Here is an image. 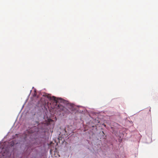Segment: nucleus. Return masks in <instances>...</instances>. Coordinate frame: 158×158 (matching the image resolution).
Returning a JSON list of instances; mask_svg holds the SVG:
<instances>
[{
  "label": "nucleus",
  "instance_id": "20e7f679",
  "mask_svg": "<svg viewBox=\"0 0 158 158\" xmlns=\"http://www.w3.org/2000/svg\"><path fill=\"white\" fill-rule=\"evenodd\" d=\"M70 110H73V107H72L70 108Z\"/></svg>",
  "mask_w": 158,
  "mask_h": 158
},
{
  "label": "nucleus",
  "instance_id": "423d86ee",
  "mask_svg": "<svg viewBox=\"0 0 158 158\" xmlns=\"http://www.w3.org/2000/svg\"><path fill=\"white\" fill-rule=\"evenodd\" d=\"M49 120H50V121H51V119H50Z\"/></svg>",
  "mask_w": 158,
  "mask_h": 158
},
{
  "label": "nucleus",
  "instance_id": "f03ea898",
  "mask_svg": "<svg viewBox=\"0 0 158 158\" xmlns=\"http://www.w3.org/2000/svg\"><path fill=\"white\" fill-rule=\"evenodd\" d=\"M35 112L34 114V119L35 120L36 124L38 126L39 125V118L40 117L39 108V107L35 108Z\"/></svg>",
  "mask_w": 158,
  "mask_h": 158
},
{
  "label": "nucleus",
  "instance_id": "39448f33",
  "mask_svg": "<svg viewBox=\"0 0 158 158\" xmlns=\"http://www.w3.org/2000/svg\"><path fill=\"white\" fill-rule=\"evenodd\" d=\"M44 155H45H45H46V153H45V152L44 153Z\"/></svg>",
  "mask_w": 158,
  "mask_h": 158
},
{
  "label": "nucleus",
  "instance_id": "f257e3e1",
  "mask_svg": "<svg viewBox=\"0 0 158 158\" xmlns=\"http://www.w3.org/2000/svg\"><path fill=\"white\" fill-rule=\"evenodd\" d=\"M42 95L40 99V102H41L42 104L43 105H46L47 103H48V101L51 100H53L56 102L57 104H58V106L62 110H63L65 109V107L62 106H61V104L59 103H62L64 102V100L61 98H56L54 96L51 97L49 95H48L46 93L42 95L40 92V96Z\"/></svg>",
  "mask_w": 158,
  "mask_h": 158
},
{
  "label": "nucleus",
  "instance_id": "7ed1b4c3",
  "mask_svg": "<svg viewBox=\"0 0 158 158\" xmlns=\"http://www.w3.org/2000/svg\"><path fill=\"white\" fill-rule=\"evenodd\" d=\"M34 130V131L32 132V133H33L34 132H36V131H39V128H38V127H36V126H35L34 127H32L30 131H33V130Z\"/></svg>",
  "mask_w": 158,
  "mask_h": 158
}]
</instances>
